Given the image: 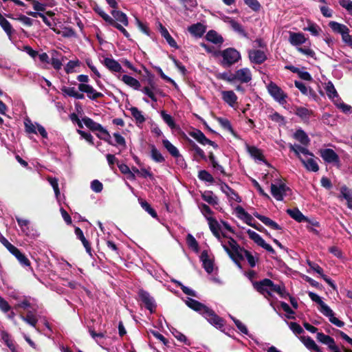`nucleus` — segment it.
<instances>
[{"instance_id": "f257e3e1", "label": "nucleus", "mask_w": 352, "mask_h": 352, "mask_svg": "<svg viewBox=\"0 0 352 352\" xmlns=\"http://www.w3.org/2000/svg\"><path fill=\"white\" fill-rule=\"evenodd\" d=\"M186 304L192 309L202 314L207 320L217 327H222L224 325L223 320L219 317L212 309L190 298H188Z\"/></svg>"}, {"instance_id": "f03ea898", "label": "nucleus", "mask_w": 352, "mask_h": 352, "mask_svg": "<svg viewBox=\"0 0 352 352\" xmlns=\"http://www.w3.org/2000/svg\"><path fill=\"white\" fill-rule=\"evenodd\" d=\"M309 298L315 302L319 305V311L324 316L329 318V321L334 325L338 327H342L344 325V322L340 320L338 318L334 316L333 310L325 304L321 299V298L316 294L309 292L308 294Z\"/></svg>"}, {"instance_id": "7ed1b4c3", "label": "nucleus", "mask_w": 352, "mask_h": 352, "mask_svg": "<svg viewBox=\"0 0 352 352\" xmlns=\"http://www.w3.org/2000/svg\"><path fill=\"white\" fill-rule=\"evenodd\" d=\"M223 58L221 65L223 67H230L241 59L240 53L232 47L227 48L220 52Z\"/></svg>"}, {"instance_id": "20e7f679", "label": "nucleus", "mask_w": 352, "mask_h": 352, "mask_svg": "<svg viewBox=\"0 0 352 352\" xmlns=\"http://www.w3.org/2000/svg\"><path fill=\"white\" fill-rule=\"evenodd\" d=\"M82 122L90 130L93 131H99L105 136L102 137L100 135H98V138L105 140L106 142H108L110 144H113L109 140L111 138L109 133L100 124L96 122L92 119L88 117L83 118Z\"/></svg>"}, {"instance_id": "39448f33", "label": "nucleus", "mask_w": 352, "mask_h": 352, "mask_svg": "<svg viewBox=\"0 0 352 352\" xmlns=\"http://www.w3.org/2000/svg\"><path fill=\"white\" fill-rule=\"evenodd\" d=\"M267 88L269 94L276 101L282 104L286 103L287 95L276 83L270 82Z\"/></svg>"}, {"instance_id": "423d86ee", "label": "nucleus", "mask_w": 352, "mask_h": 352, "mask_svg": "<svg viewBox=\"0 0 352 352\" xmlns=\"http://www.w3.org/2000/svg\"><path fill=\"white\" fill-rule=\"evenodd\" d=\"M254 288L263 294L265 297L271 296V287L272 281L270 279L265 278L261 281L253 282Z\"/></svg>"}, {"instance_id": "0eeeda50", "label": "nucleus", "mask_w": 352, "mask_h": 352, "mask_svg": "<svg viewBox=\"0 0 352 352\" xmlns=\"http://www.w3.org/2000/svg\"><path fill=\"white\" fill-rule=\"evenodd\" d=\"M287 191H289V188L283 183L278 182L271 184V193L278 201L283 200V197L287 195Z\"/></svg>"}, {"instance_id": "6e6552de", "label": "nucleus", "mask_w": 352, "mask_h": 352, "mask_svg": "<svg viewBox=\"0 0 352 352\" xmlns=\"http://www.w3.org/2000/svg\"><path fill=\"white\" fill-rule=\"evenodd\" d=\"M316 338L320 342L327 346L329 351L331 352H340V349L336 345L334 339L331 336L325 335L323 333H318Z\"/></svg>"}, {"instance_id": "1a4fd4ad", "label": "nucleus", "mask_w": 352, "mask_h": 352, "mask_svg": "<svg viewBox=\"0 0 352 352\" xmlns=\"http://www.w3.org/2000/svg\"><path fill=\"white\" fill-rule=\"evenodd\" d=\"M140 300L144 304L146 308L151 313L155 310L156 304L154 298L147 292L140 289L138 292Z\"/></svg>"}, {"instance_id": "9d476101", "label": "nucleus", "mask_w": 352, "mask_h": 352, "mask_svg": "<svg viewBox=\"0 0 352 352\" xmlns=\"http://www.w3.org/2000/svg\"><path fill=\"white\" fill-rule=\"evenodd\" d=\"M78 89L84 93H86L87 97L91 100H96L98 98L103 97V94L100 92H98L94 88L87 84L80 83L78 85Z\"/></svg>"}, {"instance_id": "9b49d317", "label": "nucleus", "mask_w": 352, "mask_h": 352, "mask_svg": "<svg viewBox=\"0 0 352 352\" xmlns=\"http://www.w3.org/2000/svg\"><path fill=\"white\" fill-rule=\"evenodd\" d=\"M300 160L307 170L317 172L319 170V166L313 153L312 156L305 155Z\"/></svg>"}, {"instance_id": "f8f14e48", "label": "nucleus", "mask_w": 352, "mask_h": 352, "mask_svg": "<svg viewBox=\"0 0 352 352\" xmlns=\"http://www.w3.org/2000/svg\"><path fill=\"white\" fill-rule=\"evenodd\" d=\"M289 42L292 45L296 47V48L300 47L302 44H306L307 42V38L301 32H289Z\"/></svg>"}, {"instance_id": "ddd939ff", "label": "nucleus", "mask_w": 352, "mask_h": 352, "mask_svg": "<svg viewBox=\"0 0 352 352\" xmlns=\"http://www.w3.org/2000/svg\"><path fill=\"white\" fill-rule=\"evenodd\" d=\"M234 78L235 80L242 83H247L252 80V74L248 68H242L235 72Z\"/></svg>"}, {"instance_id": "4468645a", "label": "nucleus", "mask_w": 352, "mask_h": 352, "mask_svg": "<svg viewBox=\"0 0 352 352\" xmlns=\"http://www.w3.org/2000/svg\"><path fill=\"white\" fill-rule=\"evenodd\" d=\"M249 58L251 62L256 64L263 63L267 56L263 51L260 50H252L249 52Z\"/></svg>"}, {"instance_id": "2eb2a0df", "label": "nucleus", "mask_w": 352, "mask_h": 352, "mask_svg": "<svg viewBox=\"0 0 352 352\" xmlns=\"http://www.w3.org/2000/svg\"><path fill=\"white\" fill-rule=\"evenodd\" d=\"M321 157L328 163L337 162L338 156L336 152L331 148L322 149L320 151Z\"/></svg>"}, {"instance_id": "dca6fc26", "label": "nucleus", "mask_w": 352, "mask_h": 352, "mask_svg": "<svg viewBox=\"0 0 352 352\" xmlns=\"http://www.w3.org/2000/svg\"><path fill=\"white\" fill-rule=\"evenodd\" d=\"M190 135L201 144L205 145L208 144L214 147L217 146V145L214 142L208 139L206 135L199 130H197L190 133Z\"/></svg>"}, {"instance_id": "f3484780", "label": "nucleus", "mask_w": 352, "mask_h": 352, "mask_svg": "<svg viewBox=\"0 0 352 352\" xmlns=\"http://www.w3.org/2000/svg\"><path fill=\"white\" fill-rule=\"evenodd\" d=\"M288 146L290 149V151H293L296 157L300 160L302 157L300 155V154H302L304 156L305 155H311L312 153H311L307 148L304 146H302L298 144H289Z\"/></svg>"}, {"instance_id": "a211bd4d", "label": "nucleus", "mask_w": 352, "mask_h": 352, "mask_svg": "<svg viewBox=\"0 0 352 352\" xmlns=\"http://www.w3.org/2000/svg\"><path fill=\"white\" fill-rule=\"evenodd\" d=\"M223 241H226V243H227V246L229 248L231 253L233 255V257L232 258L234 259L235 255L239 254L240 250L239 245L234 239L231 237H228L226 234H223Z\"/></svg>"}, {"instance_id": "6ab92c4d", "label": "nucleus", "mask_w": 352, "mask_h": 352, "mask_svg": "<svg viewBox=\"0 0 352 352\" xmlns=\"http://www.w3.org/2000/svg\"><path fill=\"white\" fill-rule=\"evenodd\" d=\"M50 54L52 56L50 61L52 65L56 70L60 69L63 56L56 50L51 51Z\"/></svg>"}, {"instance_id": "aec40b11", "label": "nucleus", "mask_w": 352, "mask_h": 352, "mask_svg": "<svg viewBox=\"0 0 352 352\" xmlns=\"http://www.w3.org/2000/svg\"><path fill=\"white\" fill-rule=\"evenodd\" d=\"M294 84L296 87H297L302 94L311 98L315 99L316 98V94L309 87L306 86L304 82L296 80Z\"/></svg>"}, {"instance_id": "412c9836", "label": "nucleus", "mask_w": 352, "mask_h": 352, "mask_svg": "<svg viewBox=\"0 0 352 352\" xmlns=\"http://www.w3.org/2000/svg\"><path fill=\"white\" fill-rule=\"evenodd\" d=\"M300 340L307 349L315 352H322L315 341L309 336H301Z\"/></svg>"}, {"instance_id": "4be33fe9", "label": "nucleus", "mask_w": 352, "mask_h": 352, "mask_svg": "<svg viewBox=\"0 0 352 352\" xmlns=\"http://www.w3.org/2000/svg\"><path fill=\"white\" fill-rule=\"evenodd\" d=\"M254 216L259 219L262 223H263L265 226L271 228L273 230H280V226L276 223L275 221L272 220L271 219L261 215L258 214V212L254 213Z\"/></svg>"}, {"instance_id": "5701e85b", "label": "nucleus", "mask_w": 352, "mask_h": 352, "mask_svg": "<svg viewBox=\"0 0 352 352\" xmlns=\"http://www.w3.org/2000/svg\"><path fill=\"white\" fill-rule=\"evenodd\" d=\"M200 258L203 263V267L205 270L208 274H211L213 272V262L209 258L208 252L206 251H203L201 254Z\"/></svg>"}, {"instance_id": "b1692460", "label": "nucleus", "mask_w": 352, "mask_h": 352, "mask_svg": "<svg viewBox=\"0 0 352 352\" xmlns=\"http://www.w3.org/2000/svg\"><path fill=\"white\" fill-rule=\"evenodd\" d=\"M222 99L230 107H234L236 103L237 96L233 91H221Z\"/></svg>"}, {"instance_id": "393cba45", "label": "nucleus", "mask_w": 352, "mask_h": 352, "mask_svg": "<svg viewBox=\"0 0 352 352\" xmlns=\"http://www.w3.org/2000/svg\"><path fill=\"white\" fill-rule=\"evenodd\" d=\"M104 65L111 72H120L122 70V67L120 64L113 58H104Z\"/></svg>"}, {"instance_id": "a878e982", "label": "nucleus", "mask_w": 352, "mask_h": 352, "mask_svg": "<svg viewBox=\"0 0 352 352\" xmlns=\"http://www.w3.org/2000/svg\"><path fill=\"white\" fill-rule=\"evenodd\" d=\"M111 15L113 16V19L115 20V21H118L121 23L123 25L127 26L129 25V21L128 17L122 11L117 10L116 9L113 10L111 12Z\"/></svg>"}, {"instance_id": "bb28decb", "label": "nucleus", "mask_w": 352, "mask_h": 352, "mask_svg": "<svg viewBox=\"0 0 352 352\" xmlns=\"http://www.w3.org/2000/svg\"><path fill=\"white\" fill-rule=\"evenodd\" d=\"M286 212L292 219L299 223L304 222V221H308V218L303 215V214L297 208L287 209Z\"/></svg>"}, {"instance_id": "cd10ccee", "label": "nucleus", "mask_w": 352, "mask_h": 352, "mask_svg": "<svg viewBox=\"0 0 352 352\" xmlns=\"http://www.w3.org/2000/svg\"><path fill=\"white\" fill-rule=\"evenodd\" d=\"M325 90L328 97L333 101L334 103L340 100L338 92L331 82H328L326 85Z\"/></svg>"}, {"instance_id": "c85d7f7f", "label": "nucleus", "mask_w": 352, "mask_h": 352, "mask_svg": "<svg viewBox=\"0 0 352 352\" xmlns=\"http://www.w3.org/2000/svg\"><path fill=\"white\" fill-rule=\"evenodd\" d=\"M294 138L302 146H307L309 144L310 140L308 135L301 129H298L295 132Z\"/></svg>"}, {"instance_id": "c756f323", "label": "nucleus", "mask_w": 352, "mask_h": 352, "mask_svg": "<svg viewBox=\"0 0 352 352\" xmlns=\"http://www.w3.org/2000/svg\"><path fill=\"white\" fill-rule=\"evenodd\" d=\"M188 30L191 34L196 37H201L206 31L204 26L200 23L189 26Z\"/></svg>"}, {"instance_id": "7c9ffc66", "label": "nucleus", "mask_w": 352, "mask_h": 352, "mask_svg": "<svg viewBox=\"0 0 352 352\" xmlns=\"http://www.w3.org/2000/svg\"><path fill=\"white\" fill-rule=\"evenodd\" d=\"M75 234H76L77 238L81 241L82 243L83 244L84 247L86 249L87 252L89 253V254H91V245H90L89 241L85 239L82 230L80 228L76 227L75 228Z\"/></svg>"}, {"instance_id": "2f4dec72", "label": "nucleus", "mask_w": 352, "mask_h": 352, "mask_svg": "<svg viewBox=\"0 0 352 352\" xmlns=\"http://www.w3.org/2000/svg\"><path fill=\"white\" fill-rule=\"evenodd\" d=\"M129 111L134 118L135 122L137 124H142L145 122V118L142 114V112L140 111L137 107H132L129 109Z\"/></svg>"}, {"instance_id": "473e14b6", "label": "nucleus", "mask_w": 352, "mask_h": 352, "mask_svg": "<svg viewBox=\"0 0 352 352\" xmlns=\"http://www.w3.org/2000/svg\"><path fill=\"white\" fill-rule=\"evenodd\" d=\"M121 80L126 84L128 86L135 89H138L140 87V82L130 76H128V75H123L122 77H121Z\"/></svg>"}, {"instance_id": "72a5a7b5", "label": "nucleus", "mask_w": 352, "mask_h": 352, "mask_svg": "<svg viewBox=\"0 0 352 352\" xmlns=\"http://www.w3.org/2000/svg\"><path fill=\"white\" fill-rule=\"evenodd\" d=\"M202 199L212 206L218 204V198L212 191H205L201 194Z\"/></svg>"}, {"instance_id": "f704fd0d", "label": "nucleus", "mask_w": 352, "mask_h": 352, "mask_svg": "<svg viewBox=\"0 0 352 352\" xmlns=\"http://www.w3.org/2000/svg\"><path fill=\"white\" fill-rule=\"evenodd\" d=\"M11 254L16 258L21 265L23 266H30V262L28 258L21 253L17 248H16Z\"/></svg>"}, {"instance_id": "c9c22d12", "label": "nucleus", "mask_w": 352, "mask_h": 352, "mask_svg": "<svg viewBox=\"0 0 352 352\" xmlns=\"http://www.w3.org/2000/svg\"><path fill=\"white\" fill-rule=\"evenodd\" d=\"M270 287L271 296L272 295L273 292L277 293L282 298H286L289 296V294L286 292L285 286L282 284L276 285L272 282V285Z\"/></svg>"}, {"instance_id": "e433bc0d", "label": "nucleus", "mask_w": 352, "mask_h": 352, "mask_svg": "<svg viewBox=\"0 0 352 352\" xmlns=\"http://www.w3.org/2000/svg\"><path fill=\"white\" fill-rule=\"evenodd\" d=\"M206 38L208 41H210L214 44H221L223 42L222 36L218 34L214 30L209 31L207 33Z\"/></svg>"}, {"instance_id": "4c0bfd02", "label": "nucleus", "mask_w": 352, "mask_h": 352, "mask_svg": "<svg viewBox=\"0 0 352 352\" xmlns=\"http://www.w3.org/2000/svg\"><path fill=\"white\" fill-rule=\"evenodd\" d=\"M329 26L332 29L333 32L339 33L341 35L349 30V28L346 25L336 21H330Z\"/></svg>"}, {"instance_id": "58836bf2", "label": "nucleus", "mask_w": 352, "mask_h": 352, "mask_svg": "<svg viewBox=\"0 0 352 352\" xmlns=\"http://www.w3.org/2000/svg\"><path fill=\"white\" fill-rule=\"evenodd\" d=\"M163 146L169 152V153L174 157H178L180 156L178 149L172 144L168 140L165 139L162 140Z\"/></svg>"}, {"instance_id": "ea45409f", "label": "nucleus", "mask_w": 352, "mask_h": 352, "mask_svg": "<svg viewBox=\"0 0 352 352\" xmlns=\"http://www.w3.org/2000/svg\"><path fill=\"white\" fill-rule=\"evenodd\" d=\"M16 219L22 232L27 236L30 235L31 232L30 221L28 219H21L20 217H16Z\"/></svg>"}, {"instance_id": "a19ab883", "label": "nucleus", "mask_w": 352, "mask_h": 352, "mask_svg": "<svg viewBox=\"0 0 352 352\" xmlns=\"http://www.w3.org/2000/svg\"><path fill=\"white\" fill-rule=\"evenodd\" d=\"M247 151L250 153V155L254 158L255 160H258L259 161H263V155L260 149L254 146H247Z\"/></svg>"}, {"instance_id": "79ce46f5", "label": "nucleus", "mask_w": 352, "mask_h": 352, "mask_svg": "<svg viewBox=\"0 0 352 352\" xmlns=\"http://www.w3.org/2000/svg\"><path fill=\"white\" fill-rule=\"evenodd\" d=\"M238 256H239L241 258H245L252 267H254L256 265V259L250 252L243 250H241V253H239Z\"/></svg>"}, {"instance_id": "37998d69", "label": "nucleus", "mask_w": 352, "mask_h": 352, "mask_svg": "<svg viewBox=\"0 0 352 352\" xmlns=\"http://www.w3.org/2000/svg\"><path fill=\"white\" fill-rule=\"evenodd\" d=\"M160 32L162 36L166 40L170 46L173 47H177V43L174 38L170 36L168 30L162 25H160Z\"/></svg>"}, {"instance_id": "c03bdc74", "label": "nucleus", "mask_w": 352, "mask_h": 352, "mask_svg": "<svg viewBox=\"0 0 352 352\" xmlns=\"http://www.w3.org/2000/svg\"><path fill=\"white\" fill-rule=\"evenodd\" d=\"M0 25L8 36H11L13 33V29L10 23L5 19L0 13Z\"/></svg>"}, {"instance_id": "a18cd8bd", "label": "nucleus", "mask_w": 352, "mask_h": 352, "mask_svg": "<svg viewBox=\"0 0 352 352\" xmlns=\"http://www.w3.org/2000/svg\"><path fill=\"white\" fill-rule=\"evenodd\" d=\"M151 157L155 162L162 163L165 161L164 157L154 145L151 146Z\"/></svg>"}, {"instance_id": "49530a36", "label": "nucleus", "mask_w": 352, "mask_h": 352, "mask_svg": "<svg viewBox=\"0 0 352 352\" xmlns=\"http://www.w3.org/2000/svg\"><path fill=\"white\" fill-rule=\"evenodd\" d=\"M310 43H307L303 47H298L297 50L307 57L315 58L316 54L310 47Z\"/></svg>"}, {"instance_id": "de8ad7c7", "label": "nucleus", "mask_w": 352, "mask_h": 352, "mask_svg": "<svg viewBox=\"0 0 352 352\" xmlns=\"http://www.w3.org/2000/svg\"><path fill=\"white\" fill-rule=\"evenodd\" d=\"M227 23H229V25L231 26V28L236 32H239V34L246 36V33L245 30H243L242 25L239 23L237 21H234V19L227 18Z\"/></svg>"}, {"instance_id": "09e8293b", "label": "nucleus", "mask_w": 352, "mask_h": 352, "mask_svg": "<svg viewBox=\"0 0 352 352\" xmlns=\"http://www.w3.org/2000/svg\"><path fill=\"white\" fill-rule=\"evenodd\" d=\"M308 265L313 270H314L316 273L320 274L325 281H327L329 283H331L330 279L328 278L327 276H325L323 274V270L318 264L308 261Z\"/></svg>"}, {"instance_id": "8fccbe9b", "label": "nucleus", "mask_w": 352, "mask_h": 352, "mask_svg": "<svg viewBox=\"0 0 352 352\" xmlns=\"http://www.w3.org/2000/svg\"><path fill=\"white\" fill-rule=\"evenodd\" d=\"M213 233V234L217 238V239L220 241V243H221V245L223 246V249L225 250V251L229 254V256H230V258H232L233 257V255L230 252V250L229 249V248L227 246V243H226L225 241H223V234H222L221 235L219 234V230H215V231H212V232Z\"/></svg>"}, {"instance_id": "3c124183", "label": "nucleus", "mask_w": 352, "mask_h": 352, "mask_svg": "<svg viewBox=\"0 0 352 352\" xmlns=\"http://www.w3.org/2000/svg\"><path fill=\"white\" fill-rule=\"evenodd\" d=\"M247 233L250 239L254 241L259 246H261L265 241L258 233L252 230H247Z\"/></svg>"}, {"instance_id": "603ef678", "label": "nucleus", "mask_w": 352, "mask_h": 352, "mask_svg": "<svg viewBox=\"0 0 352 352\" xmlns=\"http://www.w3.org/2000/svg\"><path fill=\"white\" fill-rule=\"evenodd\" d=\"M21 318L32 327H36L38 320L32 311H28L26 316H21Z\"/></svg>"}, {"instance_id": "864d4df0", "label": "nucleus", "mask_w": 352, "mask_h": 352, "mask_svg": "<svg viewBox=\"0 0 352 352\" xmlns=\"http://www.w3.org/2000/svg\"><path fill=\"white\" fill-rule=\"evenodd\" d=\"M142 91L144 94L147 95L152 100L155 102L157 101V98L155 96V93L157 92V88L154 85H151V87H144Z\"/></svg>"}, {"instance_id": "5fc2aeb1", "label": "nucleus", "mask_w": 352, "mask_h": 352, "mask_svg": "<svg viewBox=\"0 0 352 352\" xmlns=\"http://www.w3.org/2000/svg\"><path fill=\"white\" fill-rule=\"evenodd\" d=\"M161 116L163 120L168 124V126L173 129L176 128V124L174 122L173 118L169 114H167L164 111H161Z\"/></svg>"}, {"instance_id": "6e6d98bb", "label": "nucleus", "mask_w": 352, "mask_h": 352, "mask_svg": "<svg viewBox=\"0 0 352 352\" xmlns=\"http://www.w3.org/2000/svg\"><path fill=\"white\" fill-rule=\"evenodd\" d=\"M140 204L142 208L145 210L149 214H151L154 218L157 217V212L151 207L150 204L147 201L140 199Z\"/></svg>"}, {"instance_id": "4d7b16f0", "label": "nucleus", "mask_w": 352, "mask_h": 352, "mask_svg": "<svg viewBox=\"0 0 352 352\" xmlns=\"http://www.w3.org/2000/svg\"><path fill=\"white\" fill-rule=\"evenodd\" d=\"M2 340L6 343V344L8 346V347L12 352H14V351H15V346H14V342L12 340V338L10 336V335L8 334L7 333H2Z\"/></svg>"}, {"instance_id": "13d9d810", "label": "nucleus", "mask_w": 352, "mask_h": 352, "mask_svg": "<svg viewBox=\"0 0 352 352\" xmlns=\"http://www.w3.org/2000/svg\"><path fill=\"white\" fill-rule=\"evenodd\" d=\"M295 113L302 119L309 118L311 111L305 107H297Z\"/></svg>"}, {"instance_id": "bf43d9fd", "label": "nucleus", "mask_w": 352, "mask_h": 352, "mask_svg": "<svg viewBox=\"0 0 352 352\" xmlns=\"http://www.w3.org/2000/svg\"><path fill=\"white\" fill-rule=\"evenodd\" d=\"M25 131L29 133H37L36 131V124H33L30 120L26 119L24 122Z\"/></svg>"}, {"instance_id": "052dcab7", "label": "nucleus", "mask_w": 352, "mask_h": 352, "mask_svg": "<svg viewBox=\"0 0 352 352\" xmlns=\"http://www.w3.org/2000/svg\"><path fill=\"white\" fill-rule=\"evenodd\" d=\"M198 177L201 180L206 181L208 182H214V178L212 176V175L210 173H209L208 171L204 170H200L199 172Z\"/></svg>"}, {"instance_id": "680f3d73", "label": "nucleus", "mask_w": 352, "mask_h": 352, "mask_svg": "<svg viewBox=\"0 0 352 352\" xmlns=\"http://www.w3.org/2000/svg\"><path fill=\"white\" fill-rule=\"evenodd\" d=\"M244 2L249 8L255 12L260 10L261 8L258 0H244Z\"/></svg>"}, {"instance_id": "e2e57ef3", "label": "nucleus", "mask_w": 352, "mask_h": 352, "mask_svg": "<svg viewBox=\"0 0 352 352\" xmlns=\"http://www.w3.org/2000/svg\"><path fill=\"white\" fill-rule=\"evenodd\" d=\"M199 208L207 220L208 217H212L211 216L212 214V211L208 205L205 204H199Z\"/></svg>"}, {"instance_id": "0e129e2a", "label": "nucleus", "mask_w": 352, "mask_h": 352, "mask_svg": "<svg viewBox=\"0 0 352 352\" xmlns=\"http://www.w3.org/2000/svg\"><path fill=\"white\" fill-rule=\"evenodd\" d=\"M95 11L109 24L113 23V19L109 15L106 14L102 8L97 7L95 8Z\"/></svg>"}, {"instance_id": "69168bd1", "label": "nucleus", "mask_w": 352, "mask_h": 352, "mask_svg": "<svg viewBox=\"0 0 352 352\" xmlns=\"http://www.w3.org/2000/svg\"><path fill=\"white\" fill-rule=\"evenodd\" d=\"M186 241H187V243L189 245V247H190L191 248L195 250L196 252L198 251V250H199L198 243L197 242L196 239L192 234H188L187 235Z\"/></svg>"}, {"instance_id": "338daca9", "label": "nucleus", "mask_w": 352, "mask_h": 352, "mask_svg": "<svg viewBox=\"0 0 352 352\" xmlns=\"http://www.w3.org/2000/svg\"><path fill=\"white\" fill-rule=\"evenodd\" d=\"M61 91L65 95L70 96V97H73V98H75L76 94L78 91L73 87H65V86H64L61 88Z\"/></svg>"}, {"instance_id": "774afa93", "label": "nucleus", "mask_w": 352, "mask_h": 352, "mask_svg": "<svg viewBox=\"0 0 352 352\" xmlns=\"http://www.w3.org/2000/svg\"><path fill=\"white\" fill-rule=\"evenodd\" d=\"M341 193L344 198L348 201L349 203L352 202V191L346 187L341 188Z\"/></svg>"}]
</instances>
